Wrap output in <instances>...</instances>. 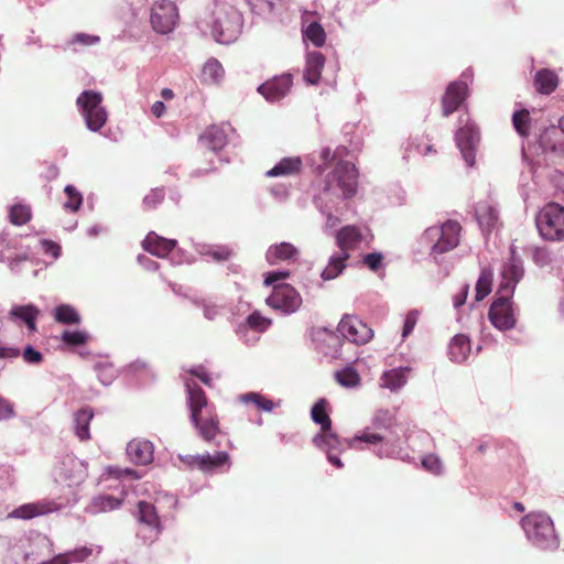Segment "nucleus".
I'll return each mask as SVG.
<instances>
[{"mask_svg":"<svg viewBox=\"0 0 564 564\" xmlns=\"http://www.w3.org/2000/svg\"><path fill=\"white\" fill-rule=\"evenodd\" d=\"M185 386L191 421L205 442L214 443L217 436L223 434L215 406L209 403L205 391L195 381H186Z\"/></svg>","mask_w":564,"mask_h":564,"instance_id":"1","label":"nucleus"},{"mask_svg":"<svg viewBox=\"0 0 564 564\" xmlns=\"http://www.w3.org/2000/svg\"><path fill=\"white\" fill-rule=\"evenodd\" d=\"M522 529L529 541L536 547L547 551H554L560 546L558 535L552 519L540 512H531L522 518Z\"/></svg>","mask_w":564,"mask_h":564,"instance_id":"2","label":"nucleus"},{"mask_svg":"<svg viewBox=\"0 0 564 564\" xmlns=\"http://www.w3.org/2000/svg\"><path fill=\"white\" fill-rule=\"evenodd\" d=\"M462 227L455 220H448L442 226L429 227L422 235L421 241L431 249V256L436 257L455 249L459 243Z\"/></svg>","mask_w":564,"mask_h":564,"instance_id":"3","label":"nucleus"},{"mask_svg":"<svg viewBox=\"0 0 564 564\" xmlns=\"http://www.w3.org/2000/svg\"><path fill=\"white\" fill-rule=\"evenodd\" d=\"M536 227L546 241L564 240V206L549 203L538 213Z\"/></svg>","mask_w":564,"mask_h":564,"instance_id":"4","label":"nucleus"},{"mask_svg":"<svg viewBox=\"0 0 564 564\" xmlns=\"http://www.w3.org/2000/svg\"><path fill=\"white\" fill-rule=\"evenodd\" d=\"M243 25L242 14L235 7H228L216 14L212 25V35L220 44L235 42Z\"/></svg>","mask_w":564,"mask_h":564,"instance_id":"5","label":"nucleus"},{"mask_svg":"<svg viewBox=\"0 0 564 564\" xmlns=\"http://www.w3.org/2000/svg\"><path fill=\"white\" fill-rule=\"evenodd\" d=\"M101 102L102 95L94 90H85L77 97L76 104L80 108L87 128L91 131L100 130L107 121V112Z\"/></svg>","mask_w":564,"mask_h":564,"instance_id":"6","label":"nucleus"},{"mask_svg":"<svg viewBox=\"0 0 564 564\" xmlns=\"http://www.w3.org/2000/svg\"><path fill=\"white\" fill-rule=\"evenodd\" d=\"M265 302L274 310L291 314L299 310L302 297L292 285L282 283L273 286V291Z\"/></svg>","mask_w":564,"mask_h":564,"instance_id":"7","label":"nucleus"},{"mask_svg":"<svg viewBox=\"0 0 564 564\" xmlns=\"http://www.w3.org/2000/svg\"><path fill=\"white\" fill-rule=\"evenodd\" d=\"M327 181L326 189H332V181L343 191L345 197H351L356 194L358 184V172L356 166L348 161H339Z\"/></svg>","mask_w":564,"mask_h":564,"instance_id":"8","label":"nucleus"},{"mask_svg":"<svg viewBox=\"0 0 564 564\" xmlns=\"http://www.w3.org/2000/svg\"><path fill=\"white\" fill-rule=\"evenodd\" d=\"M177 15V8L172 1H156L151 10L150 22L155 32L167 34L175 28Z\"/></svg>","mask_w":564,"mask_h":564,"instance_id":"9","label":"nucleus"},{"mask_svg":"<svg viewBox=\"0 0 564 564\" xmlns=\"http://www.w3.org/2000/svg\"><path fill=\"white\" fill-rule=\"evenodd\" d=\"M338 333L348 341L365 345L373 337V330L357 316L346 315L337 327Z\"/></svg>","mask_w":564,"mask_h":564,"instance_id":"10","label":"nucleus"},{"mask_svg":"<svg viewBox=\"0 0 564 564\" xmlns=\"http://www.w3.org/2000/svg\"><path fill=\"white\" fill-rule=\"evenodd\" d=\"M511 296L499 293V297L492 302L489 308V319L500 330L511 329L516 325V317L510 302Z\"/></svg>","mask_w":564,"mask_h":564,"instance_id":"11","label":"nucleus"},{"mask_svg":"<svg viewBox=\"0 0 564 564\" xmlns=\"http://www.w3.org/2000/svg\"><path fill=\"white\" fill-rule=\"evenodd\" d=\"M455 140L465 161L471 166L475 161V148L479 142V131L477 127L474 123L467 122L457 130Z\"/></svg>","mask_w":564,"mask_h":564,"instance_id":"12","label":"nucleus"},{"mask_svg":"<svg viewBox=\"0 0 564 564\" xmlns=\"http://www.w3.org/2000/svg\"><path fill=\"white\" fill-rule=\"evenodd\" d=\"M314 445L326 452L328 462L336 466L337 468L343 467L341 460L335 453H340L344 448L343 441L332 431L329 430L323 431L316 434L313 438Z\"/></svg>","mask_w":564,"mask_h":564,"instance_id":"13","label":"nucleus"},{"mask_svg":"<svg viewBox=\"0 0 564 564\" xmlns=\"http://www.w3.org/2000/svg\"><path fill=\"white\" fill-rule=\"evenodd\" d=\"M293 85V77L285 73L267 80L258 87V93L268 101L274 102L284 98Z\"/></svg>","mask_w":564,"mask_h":564,"instance_id":"14","label":"nucleus"},{"mask_svg":"<svg viewBox=\"0 0 564 564\" xmlns=\"http://www.w3.org/2000/svg\"><path fill=\"white\" fill-rule=\"evenodd\" d=\"M180 459L189 467H197L203 471H209L224 465H230L227 452H216L214 455H185Z\"/></svg>","mask_w":564,"mask_h":564,"instance_id":"15","label":"nucleus"},{"mask_svg":"<svg viewBox=\"0 0 564 564\" xmlns=\"http://www.w3.org/2000/svg\"><path fill=\"white\" fill-rule=\"evenodd\" d=\"M468 86L465 82L457 80L451 83L442 98V113L448 117L455 112L467 97Z\"/></svg>","mask_w":564,"mask_h":564,"instance_id":"16","label":"nucleus"},{"mask_svg":"<svg viewBox=\"0 0 564 564\" xmlns=\"http://www.w3.org/2000/svg\"><path fill=\"white\" fill-rule=\"evenodd\" d=\"M336 245L343 253H349L360 247L365 236L360 227L347 225L341 227L335 236Z\"/></svg>","mask_w":564,"mask_h":564,"instance_id":"17","label":"nucleus"},{"mask_svg":"<svg viewBox=\"0 0 564 564\" xmlns=\"http://www.w3.org/2000/svg\"><path fill=\"white\" fill-rule=\"evenodd\" d=\"M61 505L55 501H39L25 503L9 513L10 518L30 520L35 517L45 516L61 509Z\"/></svg>","mask_w":564,"mask_h":564,"instance_id":"18","label":"nucleus"},{"mask_svg":"<svg viewBox=\"0 0 564 564\" xmlns=\"http://www.w3.org/2000/svg\"><path fill=\"white\" fill-rule=\"evenodd\" d=\"M176 245V240L166 239L154 231L149 232L142 241V248L158 258L167 257Z\"/></svg>","mask_w":564,"mask_h":564,"instance_id":"19","label":"nucleus"},{"mask_svg":"<svg viewBox=\"0 0 564 564\" xmlns=\"http://www.w3.org/2000/svg\"><path fill=\"white\" fill-rule=\"evenodd\" d=\"M127 454L137 465H147L153 460V445L147 440H132L128 443Z\"/></svg>","mask_w":564,"mask_h":564,"instance_id":"20","label":"nucleus"},{"mask_svg":"<svg viewBox=\"0 0 564 564\" xmlns=\"http://www.w3.org/2000/svg\"><path fill=\"white\" fill-rule=\"evenodd\" d=\"M523 275V268L520 262L511 260L508 262L502 270V283L498 293H505L506 295H512L516 284L520 281Z\"/></svg>","mask_w":564,"mask_h":564,"instance_id":"21","label":"nucleus"},{"mask_svg":"<svg viewBox=\"0 0 564 564\" xmlns=\"http://www.w3.org/2000/svg\"><path fill=\"white\" fill-rule=\"evenodd\" d=\"M137 519L140 523L148 525L158 538L162 531V525L155 507L147 501H140L137 506Z\"/></svg>","mask_w":564,"mask_h":564,"instance_id":"22","label":"nucleus"},{"mask_svg":"<svg viewBox=\"0 0 564 564\" xmlns=\"http://www.w3.org/2000/svg\"><path fill=\"white\" fill-rule=\"evenodd\" d=\"M299 256V249L290 242L272 245L265 253L267 261L271 264L281 261H296Z\"/></svg>","mask_w":564,"mask_h":564,"instance_id":"23","label":"nucleus"},{"mask_svg":"<svg viewBox=\"0 0 564 564\" xmlns=\"http://www.w3.org/2000/svg\"><path fill=\"white\" fill-rule=\"evenodd\" d=\"M39 314V308L33 304L13 305L9 311V319L12 322L22 321L30 332H35Z\"/></svg>","mask_w":564,"mask_h":564,"instance_id":"24","label":"nucleus"},{"mask_svg":"<svg viewBox=\"0 0 564 564\" xmlns=\"http://www.w3.org/2000/svg\"><path fill=\"white\" fill-rule=\"evenodd\" d=\"M476 217L481 230L491 232L499 223L497 209L488 202H479L476 206Z\"/></svg>","mask_w":564,"mask_h":564,"instance_id":"25","label":"nucleus"},{"mask_svg":"<svg viewBox=\"0 0 564 564\" xmlns=\"http://www.w3.org/2000/svg\"><path fill=\"white\" fill-rule=\"evenodd\" d=\"M533 86L538 93L550 95L558 86V76L552 69L542 68L535 73Z\"/></svg>","mask_w":564,"mask_h":564,"instance_id":"26","label":"nucleus"},{"mask_svg":"<svg viewBox=\"0 0 564 564\" xmlns=\"http://www.w3.org/2000/svg\"><path fill=\"white\" fill-rule=\"evenodd\" d=\"M325 65V57L321 52H311L306 57L304 79L311 85H316Z\"/></svg>","mask_w":564,"mask_h":564,"instance_id":"27","label":"nucleus"},{"mask_svg":"<svg viewBox=\"0 0 564 564\" xmlns=\"http://www.w3.org/2000/svg\"><path fill=\"white\" fill-rule=\"evenodd\" d=\"M470 354L469 338L463 334L453 337L448 347L449 358L455 362H463Z\"/></svg>","mask_w":564,"mask_h":564,"instance_id":"28","label":"nucleus"},{"mask_svg":"<svg viewBox=\"0 0 564 564\" xmlns=\"http://www.w3.org/2000/svg\"><path fill=\"white\" fill-rule=\"evenodd\" d=\"M302 161L300 158H284L267 172L269 177L289 176L300 173Z\"/></svg>","mask_w":564,"mask_h":564,"instance_id":"29","label":"nucleus"},{"mask_svg":"<svg viewBox=\"0 0 564 564\" xmlns=\"http://www.w3.org/2000/svg\"><path fill=\"white\" fill-rule=\"evenodd\" d=\"M94 417V412L89 408L78 410L74 415L75 433L80 441L90 438L89 423Z\"/></svg>","mask_w":564,"mask_h":564,"instance_id":"30","label":"nucleus"},{"mask_svg":"<svg viewBox=\"0 0 564 564\" xmlns=\"http://www.w3.org/2000/svg\"><path fill=\"white\" fill-rule=\"evenodd\" d=\"M349 258V253H343L341 251L338 254L332 256L321 274L322 279L328 281L337 278L345 270Z\"/></svg>","mask_w":564,"mask_h":564,"instance_id":"31","label":"nucleus"},{"mask_svg":"<svg viewBox=\"0 0 564 564\" xmlns=\"http://www.w3.org/2000/svg\"><path fill=\"white\" fill-rule=\"evenodd\" d=\"M410 370L411 369L409 367H404L386 371L381 378L382 387L393 391L399 390L405 384L406 375L410 372Z\"/></svg>","mask_w":564,"mask_h":564,"instance_id":"32","label":"nucleus"},{"mask_svg":"<svg viewBox=\"0 0 564 564\" xmlns=\"http://www.w3.org/2000/svg\"><path fill=\"white\" fill-rule=\"evenodd\" d=\"M225 75L223 65L216 58H209L203 66V82L207 84H218Z\"/></svg>","mask_w":564,"mask_h":564,"instance_id":"33","label":"nucleus"},{"mask_svg":"<svg viewBox=\"0 0 564 564\" xmlns=\"http://www.w3.org/2000/svg\"><path fill=\"white\" fill-rule=\"evenodd\" d=\"M93 555V549L88 546H79L66 553L57 554V563L74 564L83 563Z\"/></svg>","mask_w":564,"mask_h":564,"instance_id":"34","label":"nucleus"},{"mask_svg":"<svg viewBox=\"0 0 564 564\" xmlns=\"http://www.w3.org/2000/svg\"><path fill=\"white\" fill-rule=\"evenodd\" d=\"M54 318L57 323L64 325H77L82 318L78 312L68 304H61L54 310Z\"/></svg>","mask_w":564,"mask_h":564,"instance_id":"35","label":"nucleus"},{"mask_svg":"<svg viewBox=\"0 0 564 564\" xmlns=\"http://www.w3.org/2000/svg\"><path fill=\"white\" fill-rule=\"evenodd\" d=\"M327 401L319 399L312 408L311 416L312 420L321 425V430L326 431L332 427V420L327 413Z\"/></svg>","mask_w":564,"mask_h":564,"instance_id":"36","label":"nucleus"},{"mask_svg":"<svg viewBox=\"0 0 564 564\" xmlns=\"http://www.w3.org/2000/svg\"><path fill=\"white\" fill-rule=\"evenodd\" d=\"M63 466L65 467V470L62 471V475L65 479L70 480L74 484H79L84 479L85 470L82 463L68 457L63 462Z\"/></svg>","mask_w":564,"mask_h":564,"instance_id":"37","label":"nucleus"},{"mask_svg":"<svg viewBox=\"0 0 564 564\" xmlns=\"http://www.w3.org/2000/svg\"><path fill=\"white\" fill-rule=\"evenodd\" d=\"M123 502L122 498H116L111 495H100L93 499L91 506L96 511L106 512L119 508Z\"/></svg>","mask_w":564,"mask_h":564,"instance_id":"38","label":"nucleus"},{"mask_svg":"<svg viewBox=\"0 0 564 564\" xmlns=\"http://www.w3.org/2000/svg\"><path fill=\"white\" fill-rule=\"evenodd\" d=\"M32 218L30 206L23 204H15L9 210L10 223L14 226H22L28 224Z\"/></svg>","mask_w":564,"mask_h":564,"instance_id":"39","label":"nucleus"},{"mask_svg":"<svg viewBox=\"0 0 564 564\" xmlns=\"http://www.w3.org/2000/svg\"><path fill=\"white\" fill-rule=\"evenodd\" d=\"M512 123L516 129V131L521 137H528L530 134V128H531V116L529 110L521 109L513 113L512 116Z\"/></svg>","mask_w":564,"mask_h":564,"instance_id":"40","label":"nucleus"},{"mask_svg":"<svg viewBox=\"0 0 564 564\" xmlns=\"http://www.w3.org/2000/svg\"><path fill=\"white\" fill-rule=\"evenodd\" d=\"M336 381L345 388H354L360 383L359 373L351 367L335 372Z\"/></svg>","mask_w":564,"mask_h":564,"instance_id":"41","label":"nucleus"},{"mask_svg":"<svg viewBox=\"0 0 564 564\" xmlns=\"http://www.w3.org/2000/svg\"><path fill=\"white\" fill-rule=\"evenodd\" d=\"M239 400L246 404L252 403L254 404L259 410H263L267 412H271L274 408V404L271 400L267 399L260 393L257 392H249L241 394L239 397Z\"/></svg>","mask_w":564,"mask_h":564,"instance_id":"42","label":"nucleus"},{"mask_svg":"<svg viewBox=\"0 0 564 564\" xmlns=\"http://www.w3.org/2000/svg\"><path fill=\"white\" fill-rule=\"evenodd\" d=\"M492 273L484 269L476 283V301L484 300L491 292Z\"/></svg>","mask_w":564,"mask_h":564,"instance_id":"43","label":"nucleus"},{"mask_svg":"<svg viewBox=\"0 0 564 564\" xmlns=\"http://www.w3.org/2000/svg\"><path fill=\"white\" fill-rule=\"evenodd\" d=\"M305 36L317 47L323 46L326 41L325 30L317 22H312L308 24L305 30Z\"/></svg>","mask_w":564,"mask_h":564,"instance_id":"44","label":"nucleus"},{"mask_svg":"<svg viewBox=\"0 0 564 564\" xmlns=\"http://www.w3.org/2000/svg\"><path fill=\"white\" fill-rule=\"evenodd\" d=\"M88 339L89 335L85 330H65L62 334V341L68 346H83Z\"/></svg>","mask_w":564,"mask_h":564,"instance_id":"45","label":"nucleus"},{"mask_svg":"<svg viewBox=\"0 0 564 564\" xmlns=\"http://www.w3.org/2000/svg\"><path fill=\"white\" fill-rule=\"evenodd\" d=\"M67 200L64 203V207L72 212H77L83 204V196L73 185H67L64 189Z\"/></svg>","mask_w":564,"mask_h":564,"instance_id":"46","label":"nucleus"},{"mask_svg":"<svg viewBox=\"0 0 564 564\" xmlns=\"http://www.w3.org/2000/svg\"><path fill=\"white\" fill-rule=\"evenodd\" d=\"M383 435L380 432L373 431L371 427H366L359 435L355 436L348 442V446L352 447L355 442H365L369 444H378L383 441Z\"/></svg>","mask_w":564,"mask_h":564,"instance_id":"47","label":"nucleus"},{"mask_svg":"<svg viewBox=\"0 0 564 564\" xmlns=\"http://www.w3.org/2000/svg\"><path fill=\"white\" fill-rule=\"evenodd\" d=\"M247 324L257 332H263L269 327L271 321L262 316L259 312H253L247 317Z\"/></svg>","mask_w":564,"mask_h":564,"instance_id":"48","label":"nucleus"},{"mask_svg":"<svg viewBox=\"0 0 564 564\" xmlns=\"http://www.w3.org/2000/svg\"><path fill=\"white\" fill-rule=\"evenodd\" d=\"M422 466L434 475H441L443 471V464L441 459L433 454L426 455L422 459Z\"/></svg>","mask_w":564,"mask_h":564,"instance_id":"49","label":"nucleus"},{"mask_svg":"<svg viewBox=\"0 0 564 564\" xmlns=\"http://www.w3.org/2000/svg\"><path fill=\"white\" fill-rule=\"evenodd\" d=\"M393 424V417L388 412L379 413L372 422V430L376 432H382L389 430Z\"/></svg>","mask_w":564,"mask_h":564,"instance_id":"50","label":"nucleus"},{"mask_svg":"<svg viewBox=\"0 0 564 564\" xmlns=\"http://www.w3.org/2000/svg\"><path fill=\"white\" fill-rule=\"evenodd\" d=\"M164 196L163 188H154L144 197L143 203L148 208H154L163 202Z\"/></svg>","mask_w":564,"mask_h":564,"instance_id":"51","label":"nucleus"},{"mask_svg":"<svg viewBox=\"0 0 564 564\" xmlns=\"http://www.w3.org/2000/svg\"><path fill=\"white\" fill-rule=\"evenodd\" d=\"M558 134H560V131L556 128L552 127L551 129H547L541 138V142H542L543 147L545 149H550L554 152L560 151V149L556 147V144L551 143V140L555 139Z\"/></svg>","mask_w":564,"mask_h":564,"instance_id":"52","label":"nucleus"},{"mask_svg":"<svg viewBox=\"0 0 564 564\" xmlns=\"http://www.w3.org/2000/svg\"><path fill=\"white\" fill-rule=\"evenodd\" d=\"M208 254L216 261H227L232 254V250L226 246H219L208 251Z\"/></svg>","mask_w":564,"mask_h":564,"instance_id":"53","label":"nucleus"},{"mask_svg":"<svg viewBox=\"0 0 564 564\" xmlns=\"http://www.w3.org/2000/svg\"><path fill=\"white\" fill-rule=\"evenodd\" d=\"M41 246L44 253L51 254L54 259H57L61 256L62 248L57 242L50 239H43L41 240Z\"/></svg>","mask_w":564,"mask_h":564,"instance_id":"54","label":"nucleus"},{"mask_svg":"<svg viewBox=\"0 0 564 564\" xmlns=\"http://www.w3.org/2000/svg\"><path fill=\"white\" fill-rule=\"evenodd\" d=\"M417 318H419V313L416 311H411L406 314L403 330H402L403 338L408 337L412 333L413 328L416 325Z\"/></svg>","mask_w":564,"mask_h":564,"instance_id":"55","label":"nucleus"},{"mask_svg":"<svg viewBox=\"0 0 564 564\" xmlns=\"http://www.w3.org/2000/svg\"><path fill=\"white\" fill-rule=\"evenodd\" d=\"M22 357L25 362L33 365L41 364L43 360V355L40 351L35 350L32 346L25 347Z\"/></svg>","mask_w":564,"mask_h":564,"instance_id":"56","label":"nucleus"},{"mask_svg":"<svg viewBox=\"0 0 564 564\" xmlns=\"http://www.w3.org/2000/svg\"><path fill=\"white\" fill-rule=\"evenodd\" d=\"M99 42V36L90 35L86 33H77L74 35L72 43L79 44L83 46L94 45Z\"/></svg>","mask_w":564,"mask_h":564,"instance_id":"57","label":"nucleus"},{"mask_svg":"<svg viewBox=\"0 0 564 564\" xmlns=\"http://www.w3.org/2000/svg\"><path fill=\"white\" fill-rule=\"evenodd\" d=\"M15 415L13 404L0 397V420H9Z\"/></svg>","mask_w":564,"mask_h":564,"instance_id":"58","label":"nucleus"},{"mask_svg":"<svg viewBox=\"0 0 564 564\" xmlns=\"http://www.w3.org/2000/svg\"><path fill=\"white\" fill-rule=\"evenodd\" d=\"M364 263L372 271H377L382 263V254L379 252L368 253L364 258Z\"/></svg>","mask_w":564,"mask_h":564,"instance_id":"59","label":"nucleus"},{"mask_svg":"<svg viewBox=\"0 0 564 564\" xmlns=\"http://www.w3.org/2000/svg\"><path fill=\"white\" fill-rule=\"evenodd\" d=\"M188 372L198 378L204 384L212 387V378L209 373L204 369L203 366H197L188 370Z\"/></svg>","mask_w":564,"mask_h":564,"instance_id":"60","label":"nucleus"},{"mask_svg":"<svg viewBox=\"0 0 564 564\" xmlns=\"http://www.w3.org/2000/svg\"><path fill=\"white\" fill-rule=\"evenodd\" d=\"M290 276L289 271H276V272H269L264 279L265 285L274 284L275 282L280 280H284Z\"/></svg>","mask_w":564,"mask_h":564,"instance_id":"61","label":"nucleus"},{"mask_svg":"<svg viewBox=\"0 0 564 564\" xmlns=\"http://www.w3.org/2000/svg\"><path fill=\"white\" fill-rule=\"evenodd\" d=\"M20 356V350L14 347H0V358H17Z\"/></svg>","mask_w":564,"mask_h":564,"instance_id":"62","label":"nucleus"},{"mask_svg":"<svg viewBox=\"0 0 564 564\" xmlns=\"http://www.w3.org/2000/svg\"><path fill=\"white\" fill-rule=\"evenodd\" d=\"M469 286L466 284L463 286L462 292L454 297V306L460 307L465 304Z\"/></svg>","mask_w":564,"mask_h":564,"instance_id":"63","label":"nucleus"},{"mask_svg":"<svg viewBox=\"0 0 564 564\" xmlns=\"http://www.w3.org/2000/svg\"><path fill=\"white\" fill-rule=\"evenodd\" d=\"M152 115L160 118L165 112V105L163 101H155L151 107Z\"/></svg>","mask_w":564,"mask_h":564,"instance_id":"64","label":"nucleus"}]
</instances>
